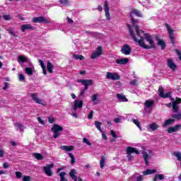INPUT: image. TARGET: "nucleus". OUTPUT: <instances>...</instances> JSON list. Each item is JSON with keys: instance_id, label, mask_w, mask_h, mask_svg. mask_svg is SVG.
Wrapping results in <instances>:
<instances>
[{"instance_id": "33", "label": "nucleus", "mask_w": 181, "mask_h": 181, "mask_svg": "<svg viewBox=\"0 0 181 181\" xmlns=\"http://www.w3.org/2000/svg\"><path fill=\"white\" fill-rule=\"evenodd\" d=\"M173 112H179V106L176 105V102H173Z\"/></svg>"}, {"instance_id": "12", "label": "nucleus", "mask_w": 181, "mask_h": 181, "mask_svg": "<svg viewBox=\"0 0 181 181\" xmlns=\"http://www.w3.org/2000/svg\"><path fill=\"white\" fill-rule=\"evenodd\" d=\"M30 97L32 100L37 104H40L41 105H46V104L43 103V100L42 99H39L37 98V93H31Z\"/></svg>"}, {"instance_id": "11", "label": "nucleus", "mask_w": 181, "mask_h": 181, "mask_svg": "<svg viewBox=\"0 0 181 181\" xmlns=\"http://www.w3.org/2000/svg\"><path fill=\"white\" fill-rule=\"evenodd\" d=\"M104 11L107 21H110L111 15L110 14V6H108V1H105Z\"/></svg>"}, {"instance_id": "39", "label": "nucleus", "mask_w": 181, "mask_h": 181, "mask_svg": "<svg viewBox=\"0 0 181 181\" xmlns=\"http://www.w3.org/2000/svg\"><path fill=\"white\" fill-rule=\"evenodd\" d=\"M34 156L37 160H42L43 159V156L39 153H34Z\"/></svg>"}, {"instance_id": "10", "label": "nucleus", "mask_w": 181, "mask_h": 181, "mask_svg": "<svg viewBox=\"0 0 181 181\" xmlns=\"http://www.w3.org/2000/svg\"><path fill=\"white\" fill-rule=\"evenodd\" d=\"M106 78L107 80H113L114 81L119 80V75L117 73L107 72L106 74Z\"/></svg>"}, {"instance_id": "2", "label": "nucleus", "mask_w": 181, "mask_h": 181, "mask_svg": "<svg viewBox=\"0 0 181 181\" xmlns=\"http://www.w3.org/2000/svg\"><path fill=\"white\" fill-rule=\"evenodd\" d=\"M51 131L54 133L53 137L54 139H57V138H59L62 135L61 132H63V127L57 124H54L51 128Z\"/></svg>"}, {"instance_id": "59", "label": "nucleus", "mask_w": 181, "mask_h": 181, "mask_svg": "<svg viewBox=\"0 0 181 181\" xmlns=\"http://www.w3.org/2000/svg\"><path fill=\"white\" fill-rule=\"evenodd\" d=\"M37 121L40 122V124H42V125H45V121L42 119L41 117H37Z\"/></svg>"}, {"instance_id": "3", "label": "nucleus", "mask_w": 181, "mask_h": 181, "mask_svg": "<svg viewBox=\"0 0 181 181\" xmlns=\"http://www.w3.org/2000/svg\"><path fill=\"white\" fill-rule=\"evenodd\" d=\"M166 29L168 32V36L170 40V42L172 43L173 46H175L176 44V41L175 40V35L173 34L174 30L170 28V25L169 24L165 23Z\"/></svg>"}, {"instance_id": "36", "label": "nucleus", "mask_w": 181, "mask_h": 181, "mask_svg": "<svg viewBox=\"0 0 181 181\" xmlns=\"http://www.w3.org/2000/svg\"><path fill=\"white\" fill-rule=\"evenodd\" d=\"M74 59H75V60H84V56L83 55H78L76 54H74L73 55Z\"/></svg>"}, {"instance_id": "7", "label": "nucleus", "mask_w": 181, "mask_h": 181, "mask_svg": "<svg viewBox=\"0 0 181 181\" xmlns=\"http://www.w3.org/2000/svg\"><path fill=\"white\" fill-rule=\"evenodd\" d=\"M32 22H33V23H50V22L46 19V17L43 16L35 17L33 18Z\"/></svg>"}, {"instance_id": "32", "label": "nucleus", "mask_w": 181, "mask_h": 181, "mask_svg": "<svg viewBox=\"0 0 181 181\" xmlns=\"http://www.w3.org/2000/svg\"><path fill=\"white\" fill-rule=\"evenodd\" d=\"M171 118L175 121H180V119H181V113L172 115Z\"/></svg>"}, {"instance_id": "64", "label": "nucleus", "mask_w": 181, "mask_h": 181, "mask_svg": "<svg viewBox=\"0 0 181 181\" xmlns=\"http://www.w3.org/2000/svg\"><path fill=\"white\" fill-rule=\"evenodd\" d=\"M115 122H116V124H118V122H120L121 121V119L118 118V117H116L115 119H114Z\"/></svg>"}, {"instance_id": "29", "label": "nucleus", "mask_w": 181, "mask_h": 181, "mask_svg": "<svg viewBox=\"0 0 181 181\" xmlns=\"http://www.w3.org/2000/svg\"><path fill=\"white\" fill-rule=\"evenodd\" d=\"M13 125L16 128H18L20 129V132H23V125L19 122H15L13 123Z\"/></svg>"}, {"instance_id": "42", "label": "nucleus", "mask_w": 181, "mask_h": 181, "mask_svg": "<svg viewBox=\"0 0 181 181\" xmlns=\"http://www.w3.org/2000/svg\"><path fill=\"white\" fill-rule=\"evenodd\" d=\"M167 132L168 134H172L173 132H176L175 127H168V129H167Z\"/></svg>"}, {"instance_id": "63", "label": "nucleus", "mask_w": 181, "mask_h": 181, "mask_svg": "<svg viewBox=\"0 0 181 181\" xmlns=\"http://www.w3.org/2000/svg\"><path fill=\"white\" fill-rule=\"evenodd\" d=\"M143 180L144 177L142 175L137 177V181H142Z\"/></svg>"}, {"instance_id": "47", "label": "nucleus", "mask_w": 181, "mask_h": 181, "mask_svg": "<svg viewBox=\"0 0 181 181\" xmlns=\"http://www.w3.org/2000/svg\"><path fill=\"white\" fill-rule=\"evenodd\" d=\"M98 98V95L97 94H94L92 95L91 100H92L93 103H95V101H97Z\"/></svg>"}, {"instance_id": "9", "label": "nucleus", "mask_w": 181, "mask_h": 181, "mask_svg": "<svg viewBox=\"0 0 181 181\" xmlns=\"http://www.w3.org/2000/svg\"><path fill=\"white\" fill-rule=\"evenodd\" d=\"M77 170L76 169H71L69 172V177L72 179V180L74 181H83V179L81 177H77Z\"/></svg>"}, {"instance_id": "24", "label": "nucleus", "mask_w": 181, "mask_h": 181, "mask_svg": "<svg viewBox=\"0 0 181 181\" xmlns=\"http://www.w3.org/2000/svg\"><path fill=\"white\" fill-rule=\"evenodd\" d=\"M38 62L42 69L43 74H45V76H46V74H47V71L46 70V66H45V62H43V60H42V59H39Z\"/></svg>"}, {"instance_id": "44", "label": "nucleus", "mask_w": 181, "mask_h": 181, "mask_svg": "<svg viewBox=\"0 0 181 181\" xmlns=\"http://www.w3.org/2000/svg\"><path fill=\"white\" fill-rule=\"evenodd\" d=\"M8 33L9 35H11V36H13V37H18V36L16 34H15L13 30H12L11 28L8 30Z\"/></svg>"}, {"instance_id": "45", "label": "nucleus", "mask_w": 181, "mask_h": 181, "mask_svg": "<svg viewBox=\"0 0 181 181\" xmlns=\"http://www.w3.org/2000/svg\"><path fill=\"white\" fill-rule=\"evenodd\" d=\"M3 18L4 21H11V19H12L11 15H3Z\"/></svg>"}, {"instance_id": "26", "label": "nucleus", "mask_w": 181, "mask_h": 181, "mask_svg": "<svg viewBox=\"0 0 181 181\" xmlns=\"http://www.w3.org/2000/svg\"><path fill=\"white\" fill-rule=\"evenodd\" d=\"M143 158L144 159V162H145L146 166H148L149 161L148 160V159H149V155H148V153H146V151L143 153Z\"/></svg>"}, {"instance_id": "28", "label": "nucleus", "mask_w": 181, "mask_h": 181, "mask_svg": "<svg viewBox=\"0 0 181 181\" xmlns=\"http://www.w3.org/2000/svg\"><path fill=\"white\" fill-rule=\"evenodd\" d=\"M153 173H156V169H147L146 171L143 172V175H153Z\"/></svg>"}, {"instance_id": "35", "label": "nucleus", "mask_w": 181, "mask_h": 181, "mask_svg": "<svg viewBox=\"0 0 181 181\" xmlns=\"http://www.w3.org/2000/svg\"><path fill=\"white\" fill-rule=\"evenodd\" d=\"M68 155L69 158H71V164L74 165V163H76V158H74V155L71 153H68Z\"/></svg>"}, {"instance_id": "49", "label": "nucleus", "mask_w": 181, "mask_h": 181, "mask_svg": "<svg viewBox=\"0 0 181 181\" xmlns=\"http://www.w3.org/2000/svg\"><path fill=\"white\" fill-rule=\"evenodd\" d=\"M18 80L19 81H25V76H23L22 74H20L18 75Z\"/></svg>"}, {"instance_id": "20", "label": "nucleus", "mask_w": 181, "mask_h": 181, "mask_svg": "<svg viewBox=\"0 0 181 181\" xmlns=\"http://www.w3.org/2000/svg\"><path fill=\"white\" fill-rule=\"evenodd\" d=\"M168 66L173 70V71L176 70V64H175V62H173V60L172 59H168Z\"/></svg>"}, {"instance_id": "46", "label": "nucleus", "mask_w": 181, "mask_h": 181, "mask_svg": "<svg viewBox=\"0 0 181 181\" xmlns=\"http://www.w3.org/2000/svg\"><path fill=\"white\" fill-rule=\"evenodd\" d=\"M83 144H86L88 146H91V143L87 139V138H83Z\"/></svg>"}, {"instance_id": "17", "label": "nucleus", "mask_w": 181, "mask_h": 181, "mask_svg": "<svg viewBox=\"0 0 181 181\" xmlns=\"http://www.w3.org/2000/svg\"><path fill=\"white\" fill-rule=\"evenodd\" d=\"M128 62H129V59L128 58L117 59L115 60L116 64L120 65L128 64Z\"/></svg>"}, {"instance_id": "52", "label": "nucleus", "mask_w": 181, "mask_h": 181, "mask_svg": "<svg viewBox=\"0 0 181 181\" xmlns=\"http://www.w3.org/2000/svg\"><path fill=\"white\" fill-rule=\"evenodd\" d=\"M174 129H175V132L177 131H180V129H181V124H176L175 126H174Z\"/></svg>"}, {"instance_id": "34", "label": "nucleus", "mask_w": 181, "mask_h": 181, "mask_svg": "<svg viewBox=\"0 0 181 181\" xmlns=\"http://www.w3.org/2000/svg\"><path fill=\"white\" fill-rule=\"evenodd\" d=\"M153 104H155V102L153 100H146L145 103V105L146 107H147V108H151V107H152Z\"/></svg>"}, {"instance_id": "48", "label": "nucleus", "mask_w": 181, "mask_h": 181, "mask_svg": "<svg viewBox=\"0 0 181 181\" xmlns=\"http://www.w3.org/2000/svg\"><path fill=\"white\" fill-rule=\"evenodd\" d=\"M59 2L62 5H69V0H59Z\"/></svg>"}, {"instance_id": "37", "label": "nucleus", "mask_w": 181, "mask_h": 181, "mask_svg": "<svg viewBox=\"0 0 181 181\" xmlns=\"http://www.w3.org/2000/svg\"><path fill=\"white\" fill-rule=\"evenodd\" d=\"M25 73L28 74V76H32L33 74V69L31 67H26Z\"/></svg>"}, {"instance_id": "1", "label": "nucleus", "mask_w": 181, "mask_h": 181, "mask_svg": "<svg viewBox=\"0 0 181 181\" xmlns=\"http://www.w3.org/2000/svg\"><path fill=\"white\" fill-rule=\"evenodd\" d=\"M134 15H136V16H138L139 18H142V14L138 9L132 10L130 13L132 25L136 30V35L134 33V30H132L131 25H127L129 31V35L132 37L134 42L138 43L139 46L143 49H156V45H155V41L152 39V36H151L149 33H144V30L139 29V26L136 24L138 23V21L134 18ZM136 36L139 38L136 37Z\"/></svg>"}, {"instance_id": "25", "label": "nucleus", "mask_w": 181, "mask_h": 181, "mask_svg": "<svg viewBox=\"0 0 181 181\" xmlns=\"http://www.w3.org/2000/svg\"><path fill=\"white\" fill-rule=\"evenodd\" d=\"M53 67H54V65H53L52 62L48 61L47 64V69L48 70V73H53Z\"/></svg>"}, {"instance_id": "5", "label": "nucleus", "mask_w": 181, "mask_h": 181, "mask_svg": "<svg viewBox=\"0 0 181 181\" xmlns=\"http://www.w3.org/2000/svg\"><path fill=\"white\" fill-rule=\"evenodd\" d=\"M103 54H104L103 47L99 46L98 47L97 50L92 53L91 59H97V57H100V56H103Z\"/></svg>"}, {"instance_id": "15", "label": "nucleus", "mask_w": 181, "mask_h": 181, "mask_svg": "<svg viewBox=\"0 0 181 181\" xmlns=\"http://www.w3.org/2000/svg\"><path fill=\"white\" fill-rule=\"evenodd\" d=\"M156 39L158 41L157 45L158 46H160L161 50H165V49L166 47V42H165V41H163V40L159 38V37H158V35L156 36Z\"/></svg>"}, {"instance_id": "6", "label": "nucleus", "mask_w": 181, "mask_h": 181, "mask_svg": "<svg viewBox=\"0 0 181 181\" xmlns=\"http://www.w3.org/2000/svg\"><path fill=\"white\" fill-rule=\"evenodd\" d=\"M54 167V164L51 163L44 167V172L47 176H52L53 175V168Z\"/></svg>"}, {"instance_id": "62", "label": "nucleus", "mask_w": 181, "mask_h": 181, "mask_svg": "<svg viewBox=\"0 0 181 181\" xmlns=\"http://www.w3.org/2000/svg\"><path fill=\"white\" fill-rule=\"evenodd\" d=\"M4 156H5V153L4 151L0 150V158H4Z\"/></svg>"}, {"instance_id": "56", "label": "nucleus", "mask_w": 181, "mask_h": 181, "mask_svg": "<svg viewBox=\"0 0 181 181\" xmlns=\"http://www.w3.org/2000/svg\"><path fill=\"white\" fill-rule=\"evenodd\" d=\"M173 103H175V105L181 104V98H176V100L173 101Z\"/></svg>"}, {"instance_id": "40", "label": "nucleus", "mask_w": 181, "mask_h": 181, "mask_svg": "<svg viewBox=\"0 0 181 181\" xmlns=\"http://www.w3.org/2000/svg\"><path fill=\"white\" fill-rule=\"evenodd\" d=\"M95 125L97 129H98L100 131V132H103V129H101V122H100L98 121H95Z\"/></svg>"}, {"instance_id": "8", "label": "nucleus", "mask_w": 181, "mask_h": 181, "mask_svg": "<svg viewBox=\"0 0 181 181\" xmlns=\"http://www.w3.org/2000/svg\"><path fill=\"white\" fill-rule=\"evenodd\" d=\"M159 95L161 98H170V94L172 92H167L165 94L164 93V89L163 86H160L158 88Z\"/></svg>"}, {"instance_id": "27", "label": "nucleus", "mask_w": 181, "mask_h": 181, "mask_svg": "<svg viewBox=\"0 0 181 181\" xmlns=\"http://www.w3.org/2000/svg\"><path fill=\"white\" fill-rule=\"evenodd\" d=\"M66 175H67V173H66V172L59 173V177H60L59 181H69V180H67V178H66Z\"/></svg>"}, {"instance_id": "38", "label": "nucleus", "mask_w": 181, "mask_h": 181, "mask_svg": "<svg viewBox=\"0 0 181 181\" xmlns=\"http://www.w3.org/2000/svg\"><path fill=\"white\" fill-rule=\"evenodd\" d=\"M100 165V168L102 169H104V166H105V158L104 156L101 157Z\"/></svg>"}, {"instance_id": "54", "label": "nucleus", "mask_w": 181, "mask_h": 181, "mask_svg": "<svg viewBox=\"0 0 181 181\" xmlns=\"http://www.w3.org/2000/svg\"><path fill=\"white\" fill-rule=\"evenodd\" d=\"M93 115H94V111L91 110L88 115V119H93Z\"/></svg>"}, {"instance_id": "58", "label": "nucleus", "mask_w": 181, "mask_h": 181, "mask_svg": "<svg viewBox=\"0 0 181 181\" xmlns=\"http://www.w3.org/2000/svg\"><path fill=\"white\" fill-rule=\"evenodd\" d=\"M175 52L177 53V56H179V59L181 61V52L180 49H175Z\"/></svg>"}, {"instance_id": "22", "label": "nucleus", "mask_w": 181, "mask_h": 181, "mask_svg": "<svg viewBox=\"0 0 181 181\" xmlns=\"http://www.w3.org/2000/svg\"><path fill=\"white\" fill-rule=\"evenodd\" d=\"M61 149H62V151H66V152H71V151H74V146H62Z\"/></svg>"}, {"instance_id": "43", "label": "nucleus", "mask_w": 181, "mask_h": 181, "mask_svg": "<svg viewBox=\"0 0 181 181\" xmlns=\"http://www.w3.org/2000/svg\"><path fill=\"white\" fill-rule=\"evenodd\" d=\"M174 156L177 158V160L181 161V153L180 152H174Z\"/></svg>"}, {"instance_id": "53", "label": "nucleus", "mask_w": 181, "mask_h": 181, "mask_svg": "<svg viewBox=\"0 0 181 181\" xmlns=\"http://www.w3.org/2000/svg\"><path fill=\"white\" fill-rule=\"evenodd\" d=\"M8 88H9V83L5 82L4 86L3 87V90H8Z\"/></svg>"}, {"instance_id": "55", "label": "nucleus", "mask_w": 181, "mask_h": 181, "mask_svg": "<svg viewBox=\"0 0 181 181\" xmlns=\"http://www.w3.org/2000/svg\"><path fill=\"white\" fill-rule=\"evenodd\" d=\"M23 181H31L30 176H24L23 177Z\"/></svg>"}, {"instance_id": "23", "label": "nucleus", "mask_w": 181, "mask_h": 181, "mask_svg": "<svg viewBox=\"0 0 181 181\" xmlns=\"http://www.w3.org/2000/svg\"><path fill=\"white\" fill-rule=\"evenodd\" d=\"M117 97L119 101H122V103H128V98H127L125 95L117 93Z\"/></svg>"}, {"instance_id": "13", "label": "nucleus", "mask_w": 181, "mask_h": 181, "mask_svg": "<svg viewBox=\"0 0 181 181\" xmlns=\"http://www.w3.org/2000/svg\"><path fill=\"white\" fill-rule=\"evenodd\" d=\"M77 83H81V84H83V86H93L94 84V81L93 79H78Z\"/></svg>"}, {"instance_id": "41", "label": "nucleus", "mask_w": 181, "mask_h": 181, "mask_svg": "<svg viewBox=\"0 0 181 181\" xmlns=\"http://www.w3.org/2000/svg\"><path fill=\"white\" fill-rule=\"evenodd\" d=\"M133 122L135 124V125H136V127H138L139 129H141L142 127H141V122L139 120L133 119Z\"/></svg>"}, {"instance_id": "21", "label": "nucleus", "mask_w": 181, "mask_h": 181, "mask_svg": "<svg viewBox=\"0 0 181 181\" xmlns=\"http://www.w3.org/2000/svg\"><path fill=\"white\" fill-rule=\"evenodd\" d=\"M165 175L163 174H156L153 178V181L164 180Z\"/></svg>"}, {"instance_id": "14", "label": "nucleus", "mask_w": 181, "mask_h": 181, "mask_svg": "<svg viewBox=\"0 0 181 181\" xmlns=\"http://www.w3.org/2000/svg\"><path fill=\"white\" fill-rule=\"evenodd\" d=\"M127 155L130 156L132 153H136V155H139V153H141V152H139V151L136 150V148H134V147H131V146H128L127 148Z\"/></svg>"}, {"instance_id": "50", "label": "nucleus", "mask_w": 181, "mask_h": 181, "mask_svg": "<svg viewBox=\"0 0 181 181\" xmlns=\"http://www.w3.org/2000/svg\"><path fill=\"white\" fill-rule=\"evenodd\" d=\"M16 176L17 179H21V177H22V173H21L19 171H16Z\"/></svg>"}, {"instance_id": "61", "label": "nucleus", "mask_w": 181, "mask_h": 181, "mask_svg": "<svg viewBox=\"0 0 181 181\" xmlns=\"http://www.w3.org/2000/svg\"><path fill=\"white\" fill-rule=\"evenodd\" d=\"M3 168H4V169H8V168H9V163H4L3 164Z\"/></svg>"}, {"instance_id": "30", "label": "nucleus", "mask_w": 181, "mask_h": 181, "mask_svg": "<svg viewBox=\"0 0 181 181\" xmlns=\"http://www.w3.org/2000/svg\"><path fill=\"white\" fill-rule=\"evenodd\" d=\"M18 62L21 63H28V58L23 55H21L18 57Z\"/></svg>"}, {"instance_id": "60", "label": "nucleus", "mask_w": 181, "mask_h": 181, "mask_svg": "<svg viewBox=\"0 0 181 181\" xmlns=\"http://www.w3.org/2000/svg\"><path fill=\"white\" fill-rule=\"evenodd\" d=\"M64 169H66V168L64 166L57 168V173H59V172H62V170H64Z\"/></svg>"}, {"instance_id": "4", "label": "nucleus", "mask_w": 181, "mask_h": 181, "mask_svg": "<svg viewBox=\"0 0 181 181\" xmlns=\"http://www.w3.org/2000/svg\"><path fill=\"white\" fill-rule=\"evenodd\" d=\"M120 52L122 54H125V56H129L132 52V49H131V47L128 44H124L122 47Z\"/></svg>"}, {"instance_id": "19", "label": "nucleus", "mask_w": 181, "mask_h": 181, "mask_svg": "<svg viewBox=\"0 0 181 181\" xmlns=\"http://www.w3.org/2000/svg\"><path fill=\"white\" fill-rule=\"evenodd\" d=\"M77 108H83V100H75L74 101V105L73 107V110L74 111H77Z\"/></svg>"}, {"instance_id": "51", "label": "nucleus", "mask_w": 181, "mask_h": 181, "mask_svg": "<svg viewBox=\"0 0 181 181\" xmlns=\"http://www.w3.org/2000/svg\"><path fill=\"white\" fill-rule=\"evenodd\" d=\"M55 121L56 119H54V117H48V122L49 124H53Z\"/></svg>"}, {"instance_id": "16", "label": "nucleus", "mask_w": 181, "mask_h": 181, "mask_svg": "<svg viewBox=\"0 0 181 181\" xmlns=\"http://www.w3.org/2000/svg\"><path fill=\"white\" fill-rule=\"evenodd\" d=\"M175 122H176V120L175 119H166L162 124V127L163 128H166V127H169V125H173V124H175Z\"/></svg>"}, {"instance_id": "57", "label": "nucleus", "mask_w": 181, "mask_h": 181, "mask_svg": "<svg viewBox=\"0 0 181 181\" xmlns=\"http://www.w3.org/2000/svg\"><path fill=\"white\" fill-rule=\"evenodd\" d=\"M110 134L113 138H118V136H117V134H115V132H114V130L110 131Z\"/></svg>"}, {"instance_id": "18", "label": "nucleus", "mask_w": 181, "mask_h": 181, "mask_svg": "<svg viewBox=\"0 0 181 181\" xmlns=\"http://www.w3.org/2000/svg\"><path fill=\"white\" fill-rule=\"evenodd\" d=\"M34 30L35 27L32 26L30 24H25L21 25V32H25V30Z\"/></svg>"}, {"instance_id": "31", "label": "nucleus", "mask_w": 181, "mask_h": 181, "mask_svg": "<svg viewBox=\"0 0 181 181\" xmlns=\"http://www.w3.org/2000/svg\"><path fill=\"white\" fill-rule=\"evenodd\" d=\"M150 129H152L153 131H156L158 128H159V125H158L156 123L153 122L149 124Z\"/></svg>"}]
</instances>
